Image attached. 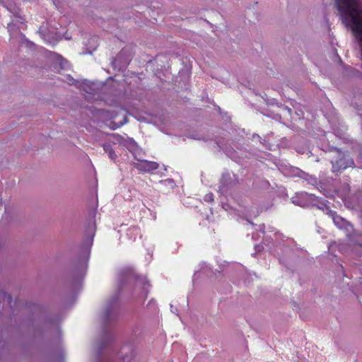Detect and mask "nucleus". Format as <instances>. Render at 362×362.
<instances>
[{
	"mask_svg": "<svg viewBox=\"0 0 362 362\" xmlns=\"http://www.w3.org/2000/svg\"><path fill=\"white\" fill-rule=\"evenodd\" d=\"M135 166L141 172L151 173L157 169L158 165L156 162L148 160H138V162L135 163Z\"/></svg>",
	"mask_w": 362,
	"mask_h": 362,
	"instance_id": "nucleus-1",
	"label": "nucleus"
},
{
	"mask_svg": "<svg viewBox=\"0 0 362 362\" xmlns=\"http://www.w3.org/2000/svg\"><path fill=\"white\" fill-rule=\"evenodd\" d=\"M333 171L339 172L342 169L346 168L347 165L345 164V160H334L332 163Z\"/></svg>",
	"mask_w": 362,
	"mask_h": 362,
	"instance_id": "nucleus-2",
	"label": "nucleus"
},
{
	"mask_svg": "<svg viewBox=\"0 0 362 362\" xmlns=\"http://www.w3.org/2000/svg\"><path fill=\"white\" fill-rule=\"evenodd\" d=\"M334 221L335 224L337 226H338L339 227L341 226V222L344 223V220L341 219V218H334Z\"/></svg>",
	"mask_w": 362,
	"mask_h": 362,
	"instance_id": "nucleus-3",
	"label": "nucleus"
},
{
	"mask_svg": "<svg viewBox=\"0 0 362 362\" xmlns=\"http://www.w3.org/2000/svg\"><path fill=\"white\" fill-rule=\"evenodd\" d=\"M209 199H211V194H209Z\"/></svg>",
	"mask_w": 362,
	"mask_h": 362,
	"instance_id": "nucleus-4",
	"label": "nucleus"
}]
</instances>
